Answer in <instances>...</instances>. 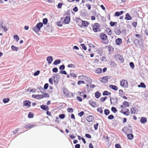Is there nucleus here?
Here are the masks:
<instances>
[{
    "instance_id": "obj_1",
    "label": "nucleus",
    "mask_w": 148,
    "mask_h": 148,
    "mask_svg": "<svg viewBox=\"0 0 148 148\" xmlns=\"http://www.w3.org/2000/svg\"><path fill=\"white\" fill-rule=\"evenodd\" d=\"M76 22L77 23L79 24V23H81L82 24L79 25L81 28H82L83 27H87L88 25H89V23L87 21L82 20L80 18H79L77 20Z\"/></svg>"
},
{
    "instance_id": "obj_2",
    "label": "nucleus",
    "mask_w": 148,
    "mask_h": 148,
    "mask_svg": "<svg viewBox=\"0 0 148 148\" xmlns=\"http://www.w3.org/2000/svg\"><path fill=\"white\" fill-rule=\"evenodd\" d=\"M100 39L102 40L104 43L106 44L108 43V40H107L108 36L105 34L103 33H101L99 34Z\"/></svg>"
},
{
    "instance_id": "obj_3",
    "label": "nucleus",
    "mask_w": 148,
    "mask_h": 148,
    "mask_svg": "<svg viewBox=\"0 0 148 148\" xmlns=\"http://www.w3.org/2000/svg\"><path fill=\"white\" fill-rule=\"evenodd\" d=\"M93 31L95 32L100 31V25L98 23H95L92 25Z\"/></svg>"
},
{
    "instance_id": "obj_4",
    "label": "nucleus",
    "mask_w": 148,
    "mask_h": 148,
    "mask_svg": "<svg viewBox=\"0 0 148 148\" xmlns=\"http://www.w3.org/2000/svg\"><path fill=\"white\" fill-rule=\"evenodd\" d=\"M122 130L126 134L132 133V127L130 126H125L123 127Z\"/></svg>"
},
{
    "instance_id": "obj_5",
    "label": "nucleus",
    "mask_w": 148,
    "mask_h": 148,
    "mask_svg": "<svg viewBox=\"0 0 148 148\" xmlns=\"http://www.w3.org/2000/svg\"><path fill=\"white\" fill-rule=\"evenodd\" d=\"M43 26V24L41 22L38 23L36 27L34 28V30L36 32H38Z\"/></svg>"
},
{
    "instance_id": "obj_6",
    "label": "nucleus",
    "mask_w": 148,
    "mask_h": 148,
    "mask_svg": "<svg viewBox=\"0 0 148 148\" xmlns=\"http://www.w3.org/2000/svg\"><path fill=\"white\" fill-rule=\"evenodd\" d=\"M120 85L123 88H127L128 87L127 81L125 80H122L120 82Z\"/></svg>"
},
{
    "instance_id": "obj_7",
    "label": "nucleus",
    "mask_w": 148,
    "mask_h": 148,
    "mask_svg": "<svg viewBox=\"0 0 148 148\" xmlns=\"http://www.w3.org/2000/svg\"><path fill=\"white\" fill-rule=\"evenodd\" d=\"M57 76L56 75H53V79L51 78L49 79V83L51 84H53V80L54 82L55 83H58V80L57 79L56 80L55 79V78Z\"/></svg>"
},
{
    "instance_id": "obj_8",
    "label": "nucleus",
    "mask_w": 148,
    "mask_h": 148,
    "mask_svg": "<svg viewBox=\"0 0 148 148\" xmlns=\"http://www.w3.org/2000/svg\"><path fill=\"white\" fill-rule=\"evenodd\" d=\"M86 120L89 122H91L93 121L94 118L93 116L90 115L88 116L86 118Z\"/></svg>"
},
{
    "instance_id": "obj_9",
    "label": "nucleus",
    "mask_w": 148,
    "mask_h": 148,
    "mask_svg": "<svg viewBox=\"0 0 148 148\" xmlns=\"http://www.w3.org/2000/svg\"><path fill=\"white\" fill-rule=\"evenodd\" d=\"M31 105V102L28 100L24 101L23 102V106H26L27 107H29Z\"/></svg>"
},
{
    "instance_id": "obj_10",
    "label": "nucleus",
    "mask_w": 148,
    "mask_h": 148,
    "mask_svg": "<svg viewBox=\"0 0 148 148\" xmlns=\"http://www.w3.org/2000/svg\"><path fill=\"white\" fill-rule=\"evenodd\" d=\"M110 100L111 103L113 104V105H116L117 103V99L116 97L111 98Z\"/></svg>"
},
{
    "instance_id": "obj_11",
    "label": "nucleus",
    "mask_w": 148,
    "mask_h": 148,
    "mask_svg": "<svg viewBox=\"0 0 148 148\" xmlns=\"http://www.w3.org/2000/svg\"><path fill=\"white\" fill-rule=\"evenodd\" d=\"M70 21V17H66L64 20L63 23L64 24H69Z\"/></svg>"
},
{
    "instance_id": "obj_12",
    "label": "nucleus",
    "mask_w": 148,
    "mask_h": 148,
    "mask_svg": "<svg viewBox=\"0 0 148 148\" xmlns=\"http://www.w3.org/2000/svg\"><path fill=\"white\" fill-rule=\"evenodd\" d=\"M116 58L119 60L121 63H123L124 62V60L123 57L120 54H117L116 55Z\"/></svg>"
},
{
    "instance_id": "obj_13",
    "label": "nucleus",
    "mask_w": 148,
    "mask_h": 148,
    "mask_svg": "<svg viewBox=\"0 0 148 148\" xmlns=\"http://www.w3.org/2000/svg\"><path fill=\"white\" fill-rule=\"evenodd\" d=\"M108 76L103 77L101 78V81L103 83H106L108 82Z\"/></svg>"
},
{
    "instance_id": "obj_14",
    "label": "nucleus",
    "mask_w": 148,
    "mask_h": 148,
    "mask_svg": "<svg viewBox=\"0 0 148 148\" xmlns=\"http://www.w3.org/2000/svg\"><path fill=\"white\" fill-rule=\"evenodd\" d=\"M114 32L117 35H119L121 32L120 29L118 27L115 28L114 29Z\"/></svg>"
},
{
    "instance_id": "obj_15",
    "label": "nucleus",
    "mask_w": 148,
    "mask_h": 148,
    "mask_svg": "<svg viewBox=\"0 0 148 148\" xmlns=\"http://www.w3.org/2000/svg\"><path fill=\"white\" fill-rule=\"evenodd\" d=\"M120 112L125 115H126L127 116L129 115L130 113L129 110L128 109H127L126 110V111L125 112H124L123 110H121L120 111Z\"/></svg>"
},
{
    "instance_id": "obj_16",
    "label": "nucleus",
    "mask_w": 148,
    "mask_h": 148,
    "mask_svg": "<svg viewBox=\"0 0 148 148\" xmlns=\"http://www.w3.org/2000/svg\"><path fill=\"white\" fill-rule=\"evenodd\" d=\"M122 40L121 38H118L115 40V43L117 45H120L122 43Z\"/></svg>"
},
{
    "instance_id": "obj_17",
    "label": "nucleus",
    "mask_w": 148,
    "mask_h": 148,
    "mask_svg": "<svg viewBox=\"0 0 148 148\" xmlns=\"http://www.w3.org/2000/svg\"><path fill=\"white\" fill-rule=\"evenodd\" d=\"M89 104L93 107H95L97 106V104L95 101L90 100L89 101Z\"/></svg>"
},
{
    "instance_id": "obj_18",
    "label": "nucleus",
    "mask_w": 148,
    "mask_h": 148,
    "mask_svg": "<svg viewBox=\"0 0 148 148\" xmlns=\"http://www.w3.org/2000/svg\"><path fill=\"white\" fill-rule=\"evenodd\" d=\"M47 60L49 64H51L53 60L52 57L51 56L48 57Z\"/></svg>"
},
{
    "instance_id": "obj_19",
    "label": "nucleus",
    "mask_w": 148,
    "mask_h": 148,
    "mask_svg": "<svg viewBox=\"0 0 148 148\" xmlns=\"http://www.w3.org/2000/svg\"><path fill=\"white\" fill-rule=\"evenodd\" d=\"M109 87L115 91H116L118 89V88L115 85H110L109 86Z\"/></svg>"
},
{
    "instance_id": "obj_20",
    "label": "nucleus",
    "mask_w": 148,
    "mask_h": 148,
    "mask_svg": "<svg viewBox=\"0 0 148 148\" xmlns=\"http://www.w3.org/2000/svg\"><path fill=\"white\" fill-rule=\"evenodd\" d=\"M105 32L108 35H111L112 34V32L111 30L109 28H107L106 29Z\"/></svg>"
},
{
    "instance_id": "obj_21",
    "label": "nucleus",
    "mask_w": 148,
    "mask_h": 148,
    "mask_svg": "<svg viewBox=\"0 0 148 148\" xmlns=\"http://www.w3.org/2000/svg\"><path fill=\"white\" fill-rule=\"evenodd\" d=\"M147 121V118L145 117H142L140 120V122L144 124L146 123Z\"/></svg>"
},
{
    "instance_id": "obj_22",
    "label": "nucleus",
    "mask_w": 148,
    "mask_h": 148,
    "mask_svg": "<svg viewBox=\"0 0 148 148\" xmlns=\"http://www.w3.org/2000/svg\"><path fill=\"white\" fill-rule=\"evenodd\" d=\"M35 125H32L30 124H29L25 125V127L26 129H31L33 128Z\"/></svg>"
},
{
    "instance_id": "obj_23",
    "label": "nucleus",
    "mask_w": 148,
    "mask_h": 148,
    "mask_svg": "<svg viewBox=\"0 0 148 148\" xmlns=\"http://www.w3.org/2000/svg\"><path fill=\"white\" fill-rule=\"evenodd\" d=\"M41 108L43 110H49V108L48 106L45 105H42L40 106Z\"/></svg>"
},
{
    "instance_id": "obj_24",
    "label": "nucleus",
    "mask_w": 148,
    "mask_h": 148,
    "mask_svg": "<svg viewBox=\"0 0 148 148\" xmlns=\"http://www.w3.org/2000/svg\"><path fill=\"white\" fill-rule=\"evenodd\" d=\"M134 42L136 46L137 47L138 46L140 45L139 42L138 40L137 39H135L134 41Z\"/></svg>"
},
{
    "instance_id": "obj_25",
    "label": "nucleus",
    "mask_w": 148,
    "mask_h": 148,
    "mask_svg": "<svg viewBox=\"0 0 148 148\" xmlns=\"http://www.w3.org/2000/svg\"><path fill=\"white\" fill-rule=\"evenodd\" d=\"M125 19L127 20H129L132 19V18L128 13L126 14Z\"/></svg>"
},
{
    "instance_id": "obj_26",
    "label": "nucleus",
    "mask_w": 148,
    "mask_h": 148,
    "mask_svg": "<svg viewBox=\"0 0 148 148\" xmlns=\"http://www.w3.org/2000/svg\"><path fill=\"white\" fill-rule=\"evenodd\" d=\"M124 107L125 108L127 107H129L130 105L128 102L126 101L124 102L123 103Z\"/></svg>"
},
{
    "instance_id": "obj_27",
    "label": "nucleus",
    "mask_w": 148,
    "mask_h": 148,
    "mask_svg": "<svg viewBox=\"0 0 148 148\" xmlns=\"http://www.w3.org/2000/svg\"><path fill=\"white\" fill-rule=\"evenodd\" d=\"M103 95H109L111 94V93L107 91H105L103 93Z\"/></svg>"
},
{
    "instance_id": "obj_28",
    "label": "nucleus",
    "mask_w": 148,
    "mask_h": 148,
    "mask_svg": "<svg viewBox=\"0 0 148 148\" xmlns=\"http://www.w3.org/2000/svg\"><path fill=\"white\" fill-rule=\"evenodd\" d=\"M127 134V137L128 139L130 140L132 139L133 137L134 136L132 134L130 133L128 134Z\"/></svg>"
},
{
    "instance_id": "obj_29",
    "label": "nucleus",
    "mask_w": 148,
    "mask_h": 148,
    "mask_svg": "<svg viewBox=\"0 0 148 148\" xmlns=\"http://www.w3.org/2000/svg\"><path fill=\"white\" fill-rule=\"evenodd\" d=\"M102 69L100 68L97 69L95 71V73H97L99 74L101 73Z\"/></svg>"
},
{
    "instance_id": "obj_30",
    "label": "nucleus",
    "mask_w": 148,
    "mask_h": 148,
    "mask_svg": "<svg viewBox=\"0 0 148 148\" xmlns=\"http://www.w3.org/2000/svg\"><path fill=\"white\" fill-rule=\"evenodd\" d=\"M123 13V11H121L120 12H115V14L116 16H118Z\"/></svg>"
},
{
    "instance_id": "obj_31",
    "label": "nucleus",
    "mask_w": 148,
    "mask_h": 148,
    "mask_svg": "<svg viewBox=\"0 0 148 148\" xmlns=\"http://www.w3.org/2000/svg\"><path fill=\"white\" fill-rule=\"evenodd\" d=\"M61 62V61L59 59H58L55 60L53 63V64L55 65H57L60 64Z\"/></svg>"
},
{
    "instance_id": "obj_32",
    "label": "nucleus",
    "mask_w": 148,
    "mask_h": 148,
    "mask_svg": "<svg viewBox=\"0 0 148 148\" xmlns=\"http://www.w3.org/2000/svg\"><path fill=\"white\" fill-rule=\"evenodd\" d=\"M138 87L139 88L140 87H142L143 88H145L146 86L144 83L141 82L140 83V85H139L138 86Z\"/></svg>"
},
{
    "instance_id": "obj_33",
    "label": "nucleus",
    "mask_w": 148,
    "mask_h": 148,
    "mask_svg": "<svg viewBox=\"0 0 148 148\" xmlns=\"http://www.w3.org/2000/svg\"><path fill=\"white\" fill-rule=\"evenodd\" d=\"M119 95L121 97H122L124 94V93L123 90H119Z\"/></svg>"
},
{
    "instance_id": "obj_34",
    "label": "nucleus",
    "mask_w": 148,
    "mask_h": 148,
    "mask_svg": "<svg viewBox=\"0 0 148 148\" xmlns=\"http://www.w3.org/2000/svg\"><path fill=\"white\" fill-rule=\"evenodd\" d=\"M34 114L31 112H30L28 115V117L29 118H33L34 117Z\"/></svg>"
},
{
    "instance_id": "obj_35",
    "label": "nucleus",
    "mask_w": 148,
    "mask_h": 148,
    "mask_svg": "<svg viewBox=\"0 0 148 148\" xmlns=\"http://www.w3.org/2000/svg\"><path fill=\"white\" fill-rule=\"evenodd\" d=\"M130 112L131 114H135L136 112V108H132L131 109Z\"/></svg>"
},
{
    "instance_id": "obj_36",
    "label": "nucleus",
    "mask_w": 148,
    "mask_h": 148,
    "mask_svg": "<svg viewBox=\"0 0 148 148\" xmlns=\"http://www.w3.org/2000/svg\"><path fill=\"white\" fill-rule=\"evenodd\" d=\"M11 48L13 51H17L18 50V48L17 47L12 45Z\"/></svg>"
},
{
    "instance_id": "obj_37",
    "label": "nucleus",
    "mask_w": 148,
    "mask_h": 148,
    "mask_svg": "<svg viewBox=\"0 0 148 148\" xmlns=\"http://www.w3.org/2000/svg\"><path fill=\"white\" fill-rule=\"evenodd\" d=\"M44 95H37V99H40L44 98Z\"/></svg>"
},
{
    "instance_id": "obj_38",
    "label": "nucleus",
    "mask_w": 148,
    "mask_h": 148,
    "mask_svg": "<svg viewBox=\"0 0 148 148\" xmlns=\"http://www.w3.org/2000/svg\"><path fill=\"white\" fill-rule=\"evenodd\" d=\"M107 99L106 97H102L100 99V101L101 102H103Z\"/></svg>"
},
{
    "instance_id": "obj_39",
    "label": "nucleus",
    "mask_w": 148,
    "mask_h": 148,
    "mask_svg": "<svg viewBox=\"0 0 148 148\" xmlns=\"http://www.w3.org/2000/svg\"><path fill=\"white\" fill-rule=\"evenodd\" d=\"M10 100V99L9 98H4L3 100V102L4 103H6L8 102Z\"/></svg>"
},
{
    "instance_id": "obj_40",
    "label": "nucleus",
    "mask_w": 148,
    "mask_h": 148,
    "mask_svg": "<svg viewBox=\"0 0 148 148\" xmlns=\"http://www.w3.org/2000/svg\"><path fill=\"white\" fill-rule=\"evenodd\" d=\"M117 24L116 22H113V21L110 22V25L111 26H113L114 25H116Z\"/></svg>"
},
{
    "instance_id": "obj_41",
    "label": "nucleus",
    "mask_w": 148,
    "mask_h": 148,
    "mask_svg": "<svg viewBox=\"0 0 148 148\" xmlns=\"http://www.w3.org/2000/svg\"><path fill=\"white\" fill-rule=\"evenodd\" d=\"M100 96V94L98 92H97L95 93V97L96 98L98 99Z\"/></svg>"
},
{
    "instance_id": "obj_42",
    "label": "nucleus",
    "mask_w": 148,
    "mask_h": 148,
    "mask_svg": "<svg viewBox=\"0 0 148 148\" xmlns=\"http://www.w3.org/2000/svg\"><path fill=\"white\" fill-rule=\"evenodd\" d=\"M104 113L106 115H108L110 113V111L108 109H105L104 111Z\"/></svg>"
},
{
    "instance_id": "obj_43",
    "label": "nucleus",
    "mask_w": 148,
    "mask_h": 148,
    "mask_svg": "<svg viewBox=\"0 0 148 148\" xmlns=\"http://www.w3.org/2000/svg\"><path fill=\"white\" fill-rule=\"evenodd\" d=\"M14 38L16 39L17 42H18L19 40L18 36L16 35H15L14 36Z\"/></svg>"
},
{
    "instance_id": "obj_44",
    "label": "nucleus",
    "mask_w": 148,
    "mask_h": 148,
    "mask_svg": "<svg viewBox=\"0 0 148 148\" xmlns=\"http://www.w3.org/2000/svg\"><path fill=\"white\" fill-rule=\"evenodd\" d=\"M111 110L114 113H116L117 111L116 108L115 107H112Z\"/></svg>"
},
{
    "instance_id": "obj_45",
    "label": "nucleus",
    "mask_w": 148,
    "mask_h": 148,
    "mask_svg": "<svg viewBox=\"0 0 148 148\" xmlns=\"http://www.w3.org/2000/svg\"><path fill=\"white\" fill-rule=\"evenodd\" d=\"M47 22H48V20H47V18H45L43 19V23L44 24H45V25L47 23Z\"/></svg>"
},
{
    "instance_id": "obj_46",
    "label": "nucleus",
    "mask_w": 148,
    "mask_h": 148,
    "mask_svg": "<svg viewBox=\"0 0 148 148\" xmlns=\"http://www.w3.org/2000/svg\"><path fill=\"white\" fill-rule=\"evenodd\" d=\"M110 65L111 66L114 67L116 66V64L114 62L112 61L111 62Z\"/></svg>"
},
{
    "instance_id": "obj_47",
    "label": "nucleus",
    "mask_w": 148,
    "mask_h": 148,
    "mask_svg": "<svg viewBox=\"0 0 148 148\" xmlns=\"http://www.w3.org/2000/svg\"><path fill=\"white\" fill-rule=\"evenodd\" d=\"M85 82L84 81H81L79 80L77 82V84L78 85H79L81 84H85Z\"/></svg>"
},
{
    "instance_id": "obj_48",
    "label": "nucleus",
    "mask_w": 148,
    "mask_h": 148,
    "mask_svg": "<svg viewBox=\"0 0 148 148\" xmlns=\"http://www.w3.org/2000/svg\"><path fill=\"white\" fill-rule=\"evenodd\" d=\"M68 67L69 68H75V66L74 64H69L68 65Z\"/></svg>"
},
{
    "instance_id": "obj_49",
    "label": "nucleus",
    "mask_w": 148,
    "mask_h": 148,
    "mask_svg": "<svg viewBox=\"0 0 148 148\" xmlns=\"http://www.w3.org/2000/svg\"><path fill=\"white\" fill-rule=\"evenodd\" d=\"M97 110L98 112L100 113L101 114H102L103 113L102 110L101 108H97Z\"/></svg>"
},
{
    "instance_id": "obj_50",
    "label": "nucleus",
    "mask_w": 148,
    "mask_h": 148,
    "mask_svg": "<svg viewBox=\"0 0 148 148\" xmlns=\"http://www.w3.org/2000/svg\"><path fill=\"white\" fill-rule=\"evenodd\" d=\"M81 46H82V48L84 50H86L87 49L86 47V46L84 44H81Z\"/></svg>"
},
{
    "instance_id": "obj_51",
    "label": "nucleus",
    "mask_w": 148,
    "mask_h": 148,
    "mask_svg": "<svg viewBox=\"0 0 148 148\" xmlns=\"http://www.w3.org/2000/svg\"><path fill=\"white\" fill-rule=\"evenodd\" d=\"M67 110L69 112H72L73 111V109L71 108H68Z\"/></svg>"
},
{
    "instance_id": "obj_52",
    "label": "nucleus",
    "mask_w": 148,
    "mask_h": 148,
    "mask_svg": "<svg viewBox=\"0 0 148 148\" xmlns=\"http://www.w3.org/2000/svg\"><path fill=\"white\" fill-rule=\"evenodd\" d=\"M70 75L71 77H77V75L76 74L73 73H70Z\"/></svg>"
},
{
    "instance_id": "obj_53",
    "label": "nucleus",
    "mask_w": 148,
    "mask_h": 148,
    "mask_svg": "<svg viewBox=\"0 0 148 148\" xmlns=\"http://www.w3.org/2000/svg\"><path fill=\"white\" fill-rule=\"evenodd\" d=\"M98 125V123H97L96 124L94 125V127L95 130H96L97 129Z\"/></svg>"
},
{
    "instance_id": "obj_54",
    "label": "nucleus",
    "mask_w": 148,
    "mask_h": 148,
    "mask_svg": "<svg viewBox=\"0 0 148 148\" xmlns=\"http://www.w3.org/2000/svg\"><path fill=\"white\" fill-rule=\"evenodd\" d=\"M40 73V71L39 70L37 71L36 72L34 73V75L35 76H37Z\"/></svg>"
},
{
    "instance_id": "obj_55",
    "label": "nucleus",
    "mask_w": 148,
    "mask_h": 148,
    "mask_svg": "<svg viewBox=\"0 0 148 148\" xmlns=\"http://www.w3.org/2000/svg\"><path fill=\"white\" fill-rule=\"evenodd\" d=\"M59 117L61 119H63L65 118V116L64 114H61L59 115Z\"/></svg>"
},
{
    "instance_id": "obj_56",
    "label": "nucleus",
    "mask_w": 148,
    "mask_h": 148,
    "mask_svg": "<svg viewBox=\"0 0 148 148\" xmlns=\"http://www.w3.org/2000/svg\"><path fill=\"white\" fill-rule=\"evenodd\" d=\"M57 25L59 27H61L62 25V24L61 21H58L57 22Z\"/></svg>"
},
{
    "instance_id": "obj_57",
    "label": "nucleus",
    "mask_w": 148,
    "mask_h": 148,
    "mask_svg": "<svg viewBox=\"0 0 148 148\" xmlns=\"http://www.w3.org/2000/svg\"><path fill=\"white\" fill-rule=\"evenodd\" d=\"M84 111H82L78 113V115L81 117L84 115Z\"/></svg>"
},
{
    "instance_id": "obj_58",
    "label": "nucleus",
    "mask_w": 148,
    "mask_h": 148,
    "mask_svg": "<svg viewBox=\"0 0 148 148\" xmlns=\"http://www.w3.org/2000/svg\"><path fill=\"white\" fill-rule=\"evenodd\" d=\"M63 92L66 95H68L69 92L68 91V90L66 89H64L63 90Z\"/></svg>"
},
{
    "instance_id": "obj_59",
    "label": "nucleus",
    "mask_w": 148,
    "mask_h": 148,
    "mask_svg": "<svg viewBox=\"0 0 148 148\" xmlns=\"http://www.w3.org/2000/svg\"><path fill=\"white\" fill-rule=\"evenodd\" d=\"M130 66L132 68H134V64L133 63V62H130Z\"/></svg>"
},
{
    "instance_id": "obj_60",
    "label": "nucleus",
    "mask_w": 148,
    "mask_h": 148,
    "mask_svg": "<svg viewBox=\"0 0 148 148\" xmlns=\"http://www.w3.org/2000/svg\"><path fill=\"white\" fill-rule=\"evenodd\" d=\"M65 68V66L64 65H62L60 66L59 67V69L60 70H63Z\"/></svg>"
},
{
    "instance_id": "obj_61",
    "label": "nucleus",
    "mask_w": 148,
    "mask_h": 148,
    "mask_svg": "<svg viewBox=\"0 0 148 148\" xmlns=\"http://www.w3.org/2000/svg\"><path fill=\"white\" fill-rule=\"evenodd\" d=\"M53 71L54 73H56L58 71V69L57 68H54L53 69Z\"/></svg>"
},
{
    "instance_id": "obj_62",
    "label": "nucleus",
    "mask_w": 148,
    "mask_h": 148,
    "mask_svg": "<svg viewBox=\"0 0 148 148\" xmlns=\"http://www.w3.org/2000/svg\"><path fill=\"white\" fill-rule=\"evenodd\" d=\"M18 131V129H15L14 131L12 132H13V134H14L16 133Z\"/></svg>"
},
{
    "instance_id": "obj_63",
    "label": "nucleus",
    "mask_w": 148,
    "mask_h": 148,
    "mask_svg": "<svg viewBox=\"0 0 148 148\" xmlns=\"http://www.w3.org/2000/svg\"><path fill=\"white\" fill-rule=\"evenodd\" d=\"M114 118V116L112 115H109L108 117V118L109 119H113Z\"/></svg>"
},
{
    "instance_id": "obj_64",
    "label": "nucleus",
    "mask_w": 148,
    "mask_h": 148,
    "mask_svg": "<svg viewBox=\"0 0 148 148\" xmlns=\"http://www.w3.org/2000/svg\"><path fill=\"white\" fill-rule=\"evenodd\" d=\"M115 147L116 148H121L120 145L119 144H116L115 145Z\"/></svg>"
}]
</instances>
